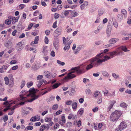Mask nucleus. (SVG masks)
<instances>
[{"label": "nucleus", "instance_id": "nucleus-15", "mask_svg": "<svg viewBox=\"0 0 131 131\" xmlns=\"http://www.w3.org/2000/svg\"><path fill=\"white\" fill-rule=\"evenodd\" d=\"M110 102V104L107 109V110L108 111H110V110L112 108L114 104L116 103V101L114 100L112 101H111Z\"/></svg>", "mask_w": 131, "mask_h": 131}, {"label": "nucleus", "instance_id": "nucleus-29", "mask_svg": "<svg viewBox=\"0 0 131 131\" xmlns=\"http://www.w3.org/2000/svg\"><path fill=\"white\" fill-rule=\"evenodd\" d=\"M12 23L13 24H15V23L17 22L18 21V19H16L15 17L12 18Z\"/></svg>", "mask_w": 131, "mask_h": 131}, {"label": "nucleus", "instance_id": "nucleus-14", "mask_svg": "<svg viewBox=\"0 0 131 131\" xmlns=\"http://www.w3.org/2000/svg\"><path fill=\"white\" fill-rule=\"evenodd\" d=\"M93 96L95 99H97L99 97L101 96V95L98 91L95 92L93 95Z\"/></svg>", "mask_w": 131, "mask_h": 131}, {"label": "nucleus", "instance_id": "nucleus-1", "mask_svg": "<svg viewBox=\"0 0 131 131\" xmlns=\"http://www.w3.org/2000/svg\"><path fill=\"white\" fill-rule=\"evenodd\" d=\"M103 53H101L97 54L96 56L92 58L89 60L90 63L87 65L86 68V69L88 70L93 67L98 66L104 61L101 60V59L103 56Z\"/></svg>", "mask_w": 131, "mask_h": 131}, {"label": "nucleus", "instance_id": "nucleus-43", "mask_svg": "<svg viewBox=\"0 0 131 131\" xmlns=\"http://www.w3.org/2000/svg\"><path fill=\"white\" fill-rule=\"evenodd\" d=\"M45 129V126L43 125H41L40 127V131H43L44 129Z\"/></svg>", "mask_w": 131, "mask_h": 131}, {"label": "nucleus", "instance_id": "nucleus-19", "mask_svg": "<svg viewBox=\"0 0 131 131\" xmlns=\"http://www.w3.org/2000/svg\"><path fill=\"white\" fill-rule=\"evenodd\" d=\"M40 67L37 66L36 65H33L31 67V70L34 71L37 70Z\"/></svg>", "mask_w": 131, "mask_h": 131}, {"label": "nucleus", "instance_id": "nucleus-22", "mask_svg": "<svg viewBox=\"0 0 131 131\" xmlns=\"http://www.w3.org/2000/svg\"><path fill=\"white\" fill-rule=\"evenodd\" d=\"M123 15L120 14H118L117 17V19L119 21H121L123 19Z\"/></svg>", "mask_w": 131, "mask_h": 131}, {"label": "nucleus", "instance_id": "nucleus-52", "mask_svg": "<svg viewBox=\"0 0 131 131\" xmlns=\"http://www.w3.org/2000/svg\"><path fill=\"white\" fill-rule=\"evenodd\" d=\"M3 120L4 122H6L8 119V116L7 115H5L3 118Z\"/></svg>", "mask_w": 131, "mask_h": 131}, {"label": "nucleus", "instance_id": "nucleus-2", "mask_svg": "<svg viewBox=\"0 0 131 131\" xmlns=\"http://www.w3.org/2000/svg\"><path fill=\"white\" fill-rule=\"evenodd\" d=\"M30 95L29 91L28 92L26 90H23L20 93L19 97L18 99V100L19 101H26L27 97L29 96Z\"/></svg>", "mask_w": 131, "mask_h": 131}, {"label": "nucleus", "instance_id": "nucleus-35", "mask_svg": "<svg viewBox=\"0 0 131 131\" xmlns=\"http://www.w3.org/2000/svg\"><path fill=\"white\" fill-rule=\"evenodd\" d=\"M57 62L58 64H60L62 66H63L65 64V63L64 62H62L59 60H58L57 61Z\"/></svg>", "mask_w": 131, "mask_h": 131}, {"label": "nucleus", "instance_id": "nucleus-42", "mask_svg": "<svg viewBox=\"0 0 131 131\" xmlns=\"http://www.w3.org/2000/svg\"><path fill=\"white\" fill-rule=\"evenodd\" d=\"M103 10L101 9H99L98 10V14L99 16L102 15L103 14Z\"/></svg>", "mask_w": 131, "mask_h": 131}, {"label": "nucleus", "instance_id": "nucleus-53", "mask_svg": "<svg viewBox=\"0 0 131 131\" xmlns=\"http://www.w3.org/2000/svg\"><path fill=\"white\" fill-rule=\"evenodd\" d=\"M49 40L47 37H45V42L46 44H48V43Z\"/></svg>", "mask_w": 131, "mask_h": 131}, {"label": "nucleus", "instance_id": "nucleus-37", "mask_svg": "<svg viewBox=\"0 0 131 131\" xmlns=\"http://www.w3.org/2000/svg\"><path fill=\"white\" fill-rule=\"evenodd\" d=\"M72 16L73 17H75L78 15V14L76 12H73L71 13Z\"/></svg>", "mask_w": 131, "mask_h": 131}, {"label": "nucleus", "instance_id": "nucleus-62", "mask_svg": "<svg viewBox=\"0 0 131 131\" xmlns=\"http://www.w3.org/2000/svg\"><path fill=\"white\" fill-rule=\"evenodd\" d=\"M113 24L114 26L116 28L117 27L118 23L116 22H113Z\"/></svg>", "mask_w": 131, "mask_h": 131}, {"label": "nucleus", "instance_id": "nucleus-21", "mask_svg": "<svg viewBox=\"0 0 131 131\" xmlns=\"http://www.w3.org/2000/svg\"><path fill=\"white\" fill-rule=\"evenodd\" d=\"M120 48L124 52H128L129 51V50L127 49V48L125 46H121L120 47Z\"/></svg>", "mask_w": 131, "mask_h": 131}, {"label": "nucleus", "instance_id": "nucleus-11", "mask_svg": "<svg viewBox=\"0 0 131 131\" xmlns=\"http://www.w3.org/2000/svg\"><path fill=\"white\" fill-rule=\"evenodd\" d=\"M62 31V28L60 27H58L55 31L54 33L57 35L56 36H58L61 34Z\"/></svg>", "mask_w": 131, "mask_h": 131}, {"label": "nucleus", "instance_id": "nucleus-28", "mask_svg": "<svg viewBox=\"0 0 131 131\" xmlns=\"http://www.w3.org/2000/svg\"><path fill=\"white\" fill-rule=\"evenodd\" d=\"M4 80L5 82V84L6 85H8L9 84V79L7 77H5L4 78Z\"/></svg>", "mask_w": 131, "mask_h": 131}, {"label": "nucleus", "instance_id": "nucleus-5", "mask_svg": "<svg viewBox=\"0 0 131 131\" xmlns=\"http://www.w3.org/2000/svg\"><path fill=\"white\" fill-rule=\"evenodd\" d=\"M29 93H30V96L32 98L29 100H28V102H31L34 100L38 99L39 97V95H36V91L34 88H30L29 90Z\"/></svg>", "mask_w": 131, "mask_h": 131}, {"label": "nucleus", "instance_id": "nucleus-7", "mask_svg": "<svg viewBox=\"0 0 131 131\" xmlns=\"http://www.w3.org/2000/svg\"><path fill=\"white\" fill-rule=\"evenodd\" d=\"M76 77V75L74 74L69 73L68 74L67 76L65 77L63 79V80L64 81L67 82L69 79H72L75 78Z\"/></svg>", "mask_w": 131, "mask_h": 131}, {"label": "nucleus", "instance_id": "nucleus-17", "mask_svg": "<svg viewBox=\"0 0 131 131\" xmlns=\"http://www.w3.org/2000/svg\"><path fill=\"white\" fill-rule=\"evenodd\" d=\"M118 39L115 38H113L110 39L109 41V43H111L112 44H114L116 43Z\"/></svg>", "mask_w": 131, "mask_h": 131}, {"label": "nucleus", "instance_id": "nucleus-12", "mask_svg": "<svg viewBox=\"0 0 131 131\" xmlns=\"http://www.w3.org/2000/svg\"><path fill=\"white\" fill-rule=\"evenodd\" d=\"M40 118V116H37L32 117L30 119V121L31 122H34L36 121H38L39 120Z\"/></svg>", "mask_w": 131, "mask_h": 131}, {"label": "nucleus", "instance_id": "nucleus-3", "mask_svg": "<svg viewBox=\"0 0 131 131\" xmlns=\"http://www.w3.org/2000/svg\"><path fill=\"white\" fill-rule=\"evenodd\" d=\"M122 115L121 112L117 110H116L111 115L110 117V120L112 122L117 121Z\"/></svg>", "mask_w": 131, "mask_h": 131}, {"label": "nucleus", "instance_id": "nucleus-18", "mask_svg": "<svg viewBox=\"0 0 131 131\" xmlns=\"http://www.w3.org/2000/svg\"><path fill=\"white\" fill-rule=\"evenodd\" d=\"M39 40V37L38 36H36L35 39L34 41H32L31 43V45L34 44H36L38 43V41Z\"/></svg>", "mask_w": 131, "mask_h": 131}, {"label": "nucleus", "instance_id": "nucleus-10", "mask_svg": "<svg viewBox=\"0 0 131 131\" xmlns=\"http://www.w3.org/2000/svg\"><path fill=\"white\" fill-rule=\"evenodd\" d=\"M126 127L127 125L124 122H123L119 125L118 129L120 130H122L126 128Z\"/></svg>", "mask_w": 131, "mask_h": 131}, {"label": "nucleus", "instance_id": "nucleus-50", "mask_svg": "<svg viewBox=\"0 0 131 131\" xmlns=\"http://www.w3.org/2000/svg\"><path fill=\"white\" fill-rule=\"evenodd\" d=\"M0 89L2 91H3L5 90L4 86L1 83H0Z\"/></svg>", "mask_w": 131, "mask_h": 131}, {"label": "nucleus", "instance_id": "nucleus-23", "mask_svg": "<svg viewBox=\"0 0 131 131\" xmlns=\"http://www.w3.org/2000/svg\"><path fill=\"white\" fill-rule=\"evenodd\" d=\"M16 107V106H14L11 111V112H9L8 113V114L9 115H12L13 113H14V110L15 109Z\"/></svg>", "mask_w": 131, "mask_h": 131}, {"label": "nucleus", "instance_id": "nucleus-6", "mask_svg": "<svg viewBox=\"0 0 131 131\" xmlns=\"http://www.w3.org/2000/svg\"><path fill=\"white\" fill-rule=\"evenodd\" d=\"M116 53V51H113L112 52H109L108 53V55L110 56V57L106 55L104 57V59H102L101 60L104 61L103 62L107 60H109L110 59L113 57V56L115 55Z\"/></svg>", "mask_w": 131, "mask_h": 131}, {"label": "nucleus", "instance_id": "nucleus-31", "mask_svg": "<svg viewBox=\"0 0 131 131\" xmlns=\"http://www.w3.org/2000/svg\"><path fill=\"white\" fill-rule=\"evenodd\" d=\"M84 110L83 108H81L78 111V113H79L80 115H81L83 113Z\"/></svg>", "mask_w": 131, "mask_h": 131}, {"label": "nucleus", "instance_id": "nucleus-60", "mask_svg": "<svg viewBox=\"0 0 131 131\" xmlns=\"http://www.w3.org/2000/svg\"><path fill=\"white\" fill-rule=\"evenodd\" d=\"M41 3L42 5L44 7H46L47 6V5L46 3L44 1H41Z\"/></svg>", "mask_w": 131, "mask_h": 131}, {"label": "nucleus", "instance_id": "nucleus-58", "mask_svg": "<svg viewBox=\"0 0 131 131\" xmlns=\"http://www.w3.org/2000/svg\"><path fill=\"white\" fill-rule=\"evenodd\" d=\"M50 33V31L49 30H46L45 31V33L47 36L49 35Z\"/></svg>", "mask_w": 131, "mask_h": 131}, {"label": "nucleus", "instance_id": "nucleus-54", "mask_svg": "<svg viewBox=\"0 0 131 131\" xmlns=\"http://www.w3.org/2000/svg\"><path fill=\"white\" fill-rule=\"evenodd\" d=\"M51 120V117H46L45 119V121L46 122H48L50 121Z\"/></svg>", "mask_w": 131, "mask_h": 131}, {"label": "nucleus", "instance_id": "nucleus-57", "mask_svg": "<svg viewBox=\"0 0 131 131\" xmlns=\"http://www.w3.org/2000/svg\"><path fill=\"white\" fill-rule=\"evenodd\" d=\"M103 126V124L101 123H100L98 125V129H101Z\"/></svg>", "mask_w": 131, "mask_h": 131}, {"label": "nucleus", "instance_id": "nucleus-47", "mask_svg": "<svg viewBox=\"0 0 131 131\" xmlns=\"http://www.w3.org/2000/svg\"><path fill=\"white\" fill-rule=\"evenodd\" d=\"M33 126H28L26 128H25V130H26L27 129L28 130H31L33 129Z\"/></svg>", "mask_w": 131, "mask_h": 131}, {"label": "nucleus", "instance_id": "nucleus-20", "mask_svg": "<svg viewBox=\"0 0 131 131\" xmlns=\"http://www.w3.org/2000/svg\"><path fill=\"white\" fill-rule=\"evenodd\" d=\"M67 92L69 93L70 96H72L74 95L75 92V91L74 89L72 88L70 91H68Z\"/></svg>", "mask_w": 131, "mask_h": 131}, {"label": "nucleus", "instance_id": "nucleus-9", "mask_svg": "<svg viewBox=\"0 0 131 131\" xmlns=\"http://www.w3.org/2000/svg\"><path fill=\"white\" fill-rule=\"evenodd\" d=\"M22 46V42H19L17 44L15 47L16 49L18 51H20L23 49Z\"/></svg>", "mask_w": 131, "mask_h": 131}, {"label": "nucleus", "instance_id": "nucleus-56", "mask_svg": "<svg viewBox=\"0 0 131 131\" xmlns=\"http://www.w3.org/2000/svg\"><path fill=\"white\" fill-rule=\"evenodd\" d=\"M43 78V76L42 75H39L37 77V79L38 80H40L42 79Z\"/></svg>", "mask_w": 131, "mask_h": 131}, {"label": "nucleus", "instance_id": "nucleus-48", "mask_svg": "<svg viewBox=\"0 0 131 131\" xmlns=\"http://www.w3.org/2000/svg\"><path fill=\"white\" fill-rule=\"evenodd\" d=\"M5 23L7 25H9L11 23V21L10 20L7 19L5 21Z\"/></svg>", "mask_w": 131, "mask_h": 131}, {"label": "nucleus", "instance_id": "nucleus-25", "mask_svg": "<svg viewBox=\"0 0 131 131\" xmlns=\"http://www.w3.org/2000/svg\"><path fill=\"white\" fill-rule=\"evenodd\" d=\"M102 73L103 76L105 77H107L109 76L108 73L106 71H102Z\"/></svg>", "mask_w": 131, "mask_h": 131}, {"label": "nucleus", "instance_id": "nucleus-30", "mask_svg": "<svg viewBox=\"0 0 131 131\" xmlns=\"http://www.w3.org/2000/svg\"><path fill=\"white\" fill-rule=\"evenodd\" d=\"M111 28L107 27L106 29V33L108 35V36H109L110 34L111 33Z\"/></svg>", "mask_w": 131, "mask_h": 131}, {"label": "nucleus", "instance_id": "nucleus-64", "mask_svg": "<svg viewBox=\"0 0 131 131\" xmlns=\"http://www.w3.org/2000/svg\"><path fill=\"white\" fill-rule=\"evenodd\" d=\"M125 92L129 94H131V90L129 89H127L125 91Z\"/></svg>", "mask_w": 131, "mask_h": 131}, {"label": "nucleus", "instance_id": "nucleus-61", "mask_svg": "<svg viewBox=\"0 0 131 131\" xmlns=\"http://www.w3.org/2000/svg\"><path fill=\"white\" fill-rule=\"evenodd\" d=\"M62 112L61 110H59V111H57L56 113V115H58L60 114Z\"/></svg>", "mask_w": 131, "mask_h": 131}, {"label": "nucleus", "instance_id": "nucleus-49", "mask_svg": "<svg viewBox=\"0 0 131 131\" xmlns=\"http://www.w3.org/2000/svg\"><path fill=\"white\" fill-rule=\"evenodd\" d=\"M25 84V81H23L21 82V84L20 86L21 89H22L24 87Z\"/></svg>", "mask_w": 131, "mask_h": 131}, {"label": "nucleus", "instance_id": "nucleus-44", "mask_svg": "<svg viewBox=\"0 0 131 131\" xmlns=\"http://www.w3.org/2000/svg\"><path fill=\"white\" fill-rule=\"evenodd\" d=\"M25 7V5L22 4H20L19 5V7L20 9H22Z\"/></svg>", "mask_w": 131, "mask_h": 131}, {"label": "nucleus", "instance_id": "nucleus-24", "mask_svg": "<svg viewBox=\"0 0 131 131\" xmlns=\"http://www.w3.org/2000/svg\"><path fill=\"white\" fill-rule=\"evenodd\" d=\"M72 106L73 110H74V109H76L77 106V103L76 102H73L72 104Z\"/></svg>", "mask_w": 131, "mask_h": 131}, {"label": "nucleus", "instance_id": "nucleus-33", "mask_svg": "<svg viewBox=\"0 0 131 131\" xmlns=\"http://www.w3.org/2000/svg\"><path fill=\"white\" fill-rule=\"evenodd\" d=\"M60 84V83H56L52 85V87L53 89H56L58 87Z\"/></svg>", "mask_w": 131, "mask_h": 131}, {"label": "nucleus", "instance_id": "nucleus-39", "mask_svg": "<svg viewBox=\"0 0 131 131\" xmlns=\"http://www.w3.org/2000/svg\"><path fill=\"white\" fill-rule=\"evenodd\" d=\"M97 98L98 99L97 100V102L98 103L100 104L102 102V99L101 96Z\"/></svg>", "mask_w": 131, "mask_h": 131}, {"label": "nucleus", "instance_id": "nucleus-40", "mask_svg": "<svg viewBox=\"0 0 131 131\" xmlns=\"http://www.w3.org/2000/svg\"><path fill=\"white\" fill-rule=\"evenodd\" d=\"M86 93L87 94H89L91 93V91L89 89H86L85 91Z\"/></svg>", "mask_w": 131, "mask_h": 131}, {"label": "nucleus", "instance_id": "nucleus-4", "mask_svg": "<svg viewBox=\"0 0 131 131\" xmlns=\"http://www.w3.org/2000/svg\"><path fill=\"white\" fill-rule=\"evenodd\" d=\"M70 70L71 71L69 73L73 74V73L76 72L78 74H83L85 72V70L84 68H80V67H72L71 68Z\"/></svg>", "mask_w": 131, "mask_h": 131}, {"label": "nucleus", "instance_id": "nucleus-34", "mask_svg": "<svg viewBox=\"0 0 131 131\" xmlns=\"http://www.w3.org/2000/svg\"><path fill=\"white\" fill-rule=\"evenodd\" d=\"M112 76L115 79L119 78V76L118 75H117L115 73H113L112 74Z\"/></svg>", "mask_w": 131, "mask_h": 131}, {"label": "nucleus", "instance_id": "nucleus-27", "mask_svg": "<svg viewBox=\"0 0 131 131\" xmlns=\"http://www.w3.org/2000/svg\"><path fill=\"white\" fill-rule=\"evenodd\" d=\"M12 45V42L9 41H8L7 43H5V46L7 48L10 47Z\"/></svg>", "mask_w": 131, "mask_h": 131}, {"label": "nucleus", "instance_id": "nucleus-13", "mask_svg": "<svg viewBox=\"0 0 131 131\" xmlns=\"http://www.w3.org/2000/svg\"><path fill=\"white\" fill-rule=\"evenodd\" d=\"M9 87L10 88L13 87L14 84V79L13 77V76L10 78L9 82Z\"/></svg>", "mask_w": 131, "mask_h": 131}, {"label": "nucleus", "instance_id": "nucleus-55", "mask_svg": "<svg viewBox=\"0 0 131 131\" xmlns=\"http://www.w3.org/2000/svg\"><path fill=\"white\" fill-rule=\"evenodd\" d=\"M33 26V24L32 23H31L29 24V25L28 27V30H30V29L32 27V26Z\"/></svg>", "mask_w": 131, "mask_h": 131}, {"label": "nucleus", "instance_id": "nucleus-16", "mask_svg": "<svg viewBox=\"0 0 131 131\" xmlns=\"http://www.w3.org/2000/svg\"><path fill=\"white\" fill-rule=\"evenodd\" d=\"M88 2L87 1H85L80 6L81 9L83 10L84 8L85 7L88 5Z\"/></svg>", "mask_w": 131, "mask_h": 131}, {"label": "nucleus", "instance_id": "nucleus-26", "mask_svg": "<svg viewBox=\"0 0 131 131\" xmlns=\"http://www.w3.org/2000/svg\"><path fill=\"white\" fill-rule=\"evenodd\" d=\"M121 13L123 15L126 17L127 16V12L125 9H122L121 10Z\"/></svg>", "mask_w": 131, "mask_h": 131}, {"label": "nucleus", "instance_id": "nucleus-46", "mask_svg": "<svg viewBox=\"0 0 131 131\" xmlns=\"http://www.w3.org/2000/svg\"><path fill=\"white\" fill-rule=\"evenodd\" d=\"M62 119L61 120L62 122L63 123H66V119L65 118V117L64 115H62L61 116Z\"/></svg>", "mask_w": 131, "mask_h": 131}, {"label": "nucleus", "instance_id": "nucleus-8", "mask_svg": "<svg viewBox=\"0 0 131 131\" xmlns=\"http://www.w3.org/2000/svg\"><path fill=\"white\" fill-rule=\"evenodd\" d=\"M53 46L56 50H58L59 47V40L57 38H55L54 39Z\"/></svg>", "mask_w": 131, "mask_h": 131}, {"label": "nucleus", "instance_id": "nucleus-36", "mask_svg": "<svg viewBox=\"0 0 131 131\" xmlns=\"http://www.w3.org/2000/svg\"><path fill=\"white\" fill-rule=\"evenodd\" d=\"M33 84V82H32L31 81L30 82L27 83V87L28 88H30L31 86Z\"/></svg>", "mask_w": 131, "mask_h": 131}, {"label": "nucleus", "instance_id": "nucleus-59", "mask_svg": "<svg viewBox=\"0 0 131 131\" xmlns=\"http://www.w3.org/2000/svg\"><path fill=\"white\" fill-rule=\"evenodd\" d=\"M18 68V66H16L12 67V69L13 70H16Z\"/></svg>", "mask_w": 131, "mask_h": 131}, {"label": "nucleus", "instance_id": "nucleus-63", "mask_svg": "<svg viewBox=\"0 0 131 131\" xmlns=\"http://www.w3.org/2000/svg\"><path fill=\"white\" fill-rule=\"evenodd\" d=\"M127 23L129 25L131 26V19H130L129 18H128Z\"/></svg>", "mask_w": 131, "mask_h": 131}, {"label": "nucleus", "instance_id": "nucleus-45", "mask_svg": "<svg viewBox=\"0 0 131 131\" xmlns=\"http://www.w3.org/2000/svg\"><path fill=\"white\" fill-rule=\"evenodd\" d=\"M70 48V47L67 45L66 46H65L63 48V50L64 51H68Z\"/></svg>", "mask_w": 131, "mask_h": 131}, {"label": "nucleus", "instance_id": "nucleus-32", "mask_svg": "<svg viewBox=\"0 0 131 131\" xmlns=\"http://www.w3.org/2000/svg\"><path fill=\"white\" fill-rule=\"evenodd\" d=\"M46 72L48 73V74H47L45 73V75L47 78L51 77V74L49 73L48 71H46Z\"/></svg>", "mask_w": 131, "mask_h": 131}, {"label": "nucleus", "instance_id": "nucleus-41", "mask_svg": "<svg viewBox=\"0 0 131 131\" xmlns=\"http://www.w3.org/2000/svg\"><path fill=\"white\" fill-rule=\"evenodd\" d=\"M120 106L123 107H127V105L124 102L121 103L120 104Z\"/></svg>", "mask_w": 131, "mask_h": 131}, {"label": "nucleus", "instance_id": "nucleus-38", "mask_svg": "<svg viewBox=\"0 0 131 131\" xmlns=\"http://www.w3.org/2000/svg\"><path fill=\"white\" fill-rule=\"evenodd\" d=\"M58 105L57 104L53 105L52 107V109L53 110H56L58 108Z\"/></svg>", "mask_w": 131, "mask_h": 131}, {"label": "nucleus", "instance_id": "nucleus-51", "mask_svg": "<svg viewBox=\"0 0 131 131\" xmlns=\"http://www.w3.org/2000/svg\"><path fill=\"white\" fill-rule=\"evenodd\" d=\"M57 20L55 21L54 23L53 24L52 26V27L53 28H55L57 27Z\"/></svg>", "mask_w": 131, "mask_h": 131}]
</instances>
